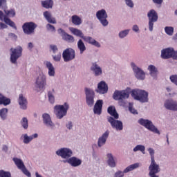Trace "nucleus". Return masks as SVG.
<instances>
[{
  "instance_id": "23",
  "label": "nucleus",
  "mask_w": 177,
  "mask_h": 177,
  "mask_svg": "<svg viewBox=\"0 0 177 177\" xmlns=\"http://www.w3.org/2000/svg\"><path fill=\"white\" fill-rule=\"evenodd\" d=\"M68 164H70L72 167H80L82 164V160L77 157H71L67 160Z\"/></svg>"
},
{
  "instance_id": "8",
  "label": "nucleus",
  "mask_w": 177,
  "mask_h": 177,
  "mask_svg": "<svg viewBox=\"0 0 177 177\" xmlns=\"http://www.w3.org/2000/svg\"><path fill=\"white\" fill-rule=\"evenodd\" d=\"M62 57L66 62L74 60L75 59V50L72 48L65 49L62 53Z\"/></svg>"
},
{
  "instance_id": "42",
  "label": "nucleus",
  "mask_w": 177,
  "mask_h": 177,
  "mask_svg": "<svg viewBox=\"0 0 177 177\" xmlns=\"http://www.w3.org/2000/svg\"><path fill=\"white\" fill-rule=\"evenodd\" d=\"M21 125L24 129H28V120L27 118H23L21 120Z\"/></svg>"
},
{
  "instance_id": "51",
  "label": "nucleus",
  "mask_w": 177,
  "mask_h": 177,
  "mask_svg": "<svg viewBox=\"0 0 177 177\" xmlns=\"http://www.w3.org/2000/svg\"><path fill=\"white\" fill-rule=\"evenodd\" d=\"M21 171H22L23 174H24V175H26L28 177H31V173H30L27 168H26V167L22 169Z\"/></svg>"
},
{
  "instance_id": "44",
  "label": "nucleus",
  "mask_w": 177,
  "mask_h": 177,
  "mask_svg": "<svg viewBox=\"0 0 177 177\" xmlns=\"http://www.w3.org/2000/svg\"><path fill=\"white\" fill-rule=\"evenodd\" d=\"M4 12L6 15H7V16H9L10 17H15V16L16 15L15 10H6Z\"/></svg>"
},
{
  "instance_id": "32",
  "label": "nucleus",
  "mask_w": 177,
  "mask_h": 177,
  "mask_svg": "<svg viewBox=\"0 0 177 177\" xmlns=\"http://www.w3.org/2000/svg\"><path fill=\"white\" fill-rule=\"evenodd\" d=\"M36 138H38V134L35 133L30 136H28L27 134L24 135V143L26 145L28 144L29 142H31L32 139H36Z\"/></svg>"
},
{
  "instance_id": "58",
  "label": "nucleus",
  "mask_w": 177,
  "mask_h": 177,
  "mask_svg": "<svg viewBox=\"0 0 177 177\" xmlns=\"http://www.w3.org/2000/svg\"><path fill=\"white\" fill-rule=\"evenodd\" d=\"M6 6V0H0V8Z\"/></svg>"
},
{
  "instance_id": "60",
  "label": "nucleus",
  "mask_w": 177,
  "mask_h": 177,
  "mask_svg": "<svg viewBox=\"0 0 177 177\" xmlns=\"http://www.w3.org/2000/svg\"><path fill=\"white\" fill-rule=\"evenodd\" d=\"M66 128H68V129H71V128H73V122H68L66 124Z\"/></svg>"
},
{
  "instance_id": "56",
  "label": "nucleus",
  "mask_w": 177,
  "mask_h": 177,
  "mask_svg": "<svg viewBox=\"0 0 177 177\" xmlns=\"http://www.w3.org/2000/svg\"><path fill=\"white\" fill-rule=\"evenodd\" d=\"M129 110L132 113V114H138V111H136V109H133L132 106H129Z\"/></svg>"
},
{
  "instance_id": "37",
  "label": "nucleus",
  "mask_w": 177,
  "mask_h": 177,
  "mask_svg": "<svg viewBox=\"0 0 177 177\" xmlns=\"http://www.w3.org/2000/svg\"><path fill=\"white\" fill-rule=\"evenodd\" d=\"M77 48L80 51V53L82 54L85 50H86V46H85V44H84V41H82V39H80L77 41Z\"/></svg>"
},
{
  "instance_id": "64",
  "label": "nucleus",
  "mask_w": 177,
  "mask_h": 177,
  "mask_svg": "<svg viewBox=\"0 0 177 177\" xmlns=\"http://www.w3.org/2000/svg\"><path fill=\"white\" fill-rule=\"evenodd\" d=\"M149 176L151 177H158V176L156 175V174H149Z\"/></svg>"
},
{
  "instance_id": "31",
  "label": "nucleus",
  "mask_w": 177,
  "mask_h": 177,
  "mask_svg": "<svg viewBox=\"0 0 177 177\" xmlns=\"http://www.w3.org/2000/svg\"><path fill=\"white\" fill-rule=\"evenodd\" d=\"M41 6L45 9H52L53 8V0L41 1Z\"/></svg>"
},
{
  "instance_id": "33",
  "label": "nucleus",
  "mask_w": 177,
  "mask_h": 177,
  "mask_svg": "<svg viewBox=\"0 0 177 177\" xmlns=\"http://www.w3.org/2000/svg\"><path fill=\"white\" fill-rule=\"evenodd\" d=\"M106 156L108 158V160H107L108 165H109V167H111V168H114L116 164H115V160H114V157L113 156V154L108 153Z\"/></svg>"
},
{
  "instance_id": "49",
  "label": "nucleus",
  "mask_w": 177,
  "mask_h": 177,
  "mask_svg": "<svg viewBox=\"0 0 177 177\" xmlns=\"http://www.w3.org/2000/svg\"><path fill=\"white\" fill-rule=\"evenodd\" d=\"M46 29L48 30V31H50L51 32H55V31H56V28L50 24H48L46 25Z\"/></svg>"
},
{
  "instance_id": "38",
  "label": "nucleus",
  "mask_w": 177,
  "mask_h": 177,
  "mask_svg": "<svg viewBox=\"0 0 177 177\" xmlns=\"http://www.w3.org/2000/svg\"><path fill=\"white\" fill-rule=\"evenodd\" d=\"M148 70L150 71V74L152 77H156L157 75V68L154 65H149Z\"/></svg>"
},
{
  "instance_id": "4",
  "label": "nucleus",
  "mask_w": 177,
  "mask_h": 177,
  "mask_svg": "<svg viewBox=\"0 0 177 177\" xmlns=\"http://www.w3.org/2000/svg\"><path fill=\"white\" fill-rule=\"evenodd\" d=\"M10 62L13 64H16L17 63V59L19 57H21V55L23 53V48L21 46H17L16 48H10Z\"/></svg>"
},
{
  "instance_id": "62",
  "label": "nucleus",
  "mask_w": 177,
  "mask_h": 177,
  "mask_svg": "<svg viewBox=\"0 0 177 177\" xmlns=\"http://www.w3.org/2000/svg\"><path fill=\"white\" fill-rule=\"evenodd\" d=\"M0 20H5V16H3V12L0 11Z\"/></svg>"
},
{
  "instance_id": "61",
  "label": "nucleus",
  "mask_w": 177,
  "mask_h": 177,
  "mask_svg": "<svg viewBox=\"0 0 177 177\" xmlns=\"http://www.w3.org/2000/svg\"><path fill=\"white\" fill-rule=\"evenodd\" d=\"M133 31L138 32V31H139V27L137 25H134L133 26Z\"/></svg>"
},
{
  "instance_id": "54",
  "label": "nucleus",
  "mask_w": 177,
  "mask_h": 177,
  "mask_svg": "<svg viewBox=\"0 0 177 177\" xmlns=\"http://www.w3.org/2000/svg\"><path fill=\"white\" fill-rule=\"evenodd\" d=\"M50 48L53 50V53H55L58 50L56 45H50Z\"/></svg>"
},
{
  "instance_id": "26",
  "label": "nucleus",
  "mask_w": 177,
  "mask_h": 177,
  "mask_svg": "<svg viewBox=\"0 0 177 177\" xmlns=\"http://www.w3.org/2000/svg\"><path fill=\"white\" fill-rule=\"evenodd\" d=\"M109 131H106L101 137L99 138L97 142L99 147H102L103 145H106V141L107 140V138H109Z\"/></svg>"
},
{
  "instance_id": "30",
  "label": "nucleus",
  "mask_w": 177,
  "mask_h": 177,
  "mask_svg": "<svg viewBox=\"0 0 177 177\" xmlns=\"http://www.w3.org/2000/svg\"><path fill=\"white\" fill-rule=\"evenodd\" d=\"M108 113L115 118V120H118L119 115L117 113V110H115V107L111 106L108 108Z\"/></svg>"
},
{
  "instance_id": "22",
  "label": "nucleus",
  "mask_w": 177,
  "mask_h": 177,
  "mask_svg": "<svg viewBox=\"0 0 177 177\" xmlns=\"http://www.w3.org/2000/svg\"><path fill=\"white\" fill-rule=\"evenodd\" d=\"M102 107H103V100H97L93 108L94 114H98V115H100V114H102Z\"/></svg>"
},
{
  "instance_id": "34",
  "label": "nucleus",
  "mask_w": 177,
  "mask_h": 177,
  "mask_svg": "<svg viewBox=\"0 0 177 177\" xmlns=\"http://www.w3.org/2000/svg\"><path fill=\"white\" fill-rule=\"evenodd\" d=\"M13 161L15 164V165H17V168H19V169H24L26 166L24 165V162H23V160H21V159H19L17 158H14Z\"/></svg>"
},
{
  "instance_id": "43",
  "label": "nucleus",
  "mask_w": 177,
  "mask_h": 177,
  "mask_svg": "<svg viewBox=\"0 0 177 177\" xmlns=\"http://www.w3.org/2000/svg\"><path fill=\"white\" fill-rule=\"evenodd\" d=\"M48 100L50 103L53 104V103H55V95H53V93H52V91H48Z\"/></svg>"
},
{
  "instance_id": "53",
  "label": "nucleus",
  "mask_w": 177,
  "mask_h": 177,
  "mask_svg": "<svg viewBox=\"0 0 177 177\" xmlns=\"http://www.w3.org/2000/svg\"><path fill=\"white\" fill-rule=\"evenodd\" d=\"M60 59H62V55L61 54H58L57 55L53 56V59L55 62H60Z\"/></svg>"
},
{
  "instance_id": "40",
  "label": "nucleus",
  "mask_w": 177,
  "mask_h": 177,
  "mask_svg": "<svg viewBox=\"0 0 177 177\" xmlns=\"http://www.w3.org/2000/svg\"><path fill=\"white\" fill-rule=\"evenodd\" d=\"M0 117L3 120H6L8 117V109L3 108L0 110Z\"/></svg>"
},
{
  "instance_id": "10",
  "label": "nucleus",
  "mask_w": 177,
  "mask_h": 177,
  "mask_svg": "<svg viewBox=\"0 0 177 177\" xmlns=\"http://www.w3.org/2000/svg\"><path fill=\"white\" fill-rule=\"evenodd\" d=\"M37 28V24L34 22H26L22 26V29L26 35H31V34H34V31Z\"/></svg>"
},
{
  "instance_id": "29",
  "label": "nucleus",
  "mask_w": 177,
  "mask_h": 177,
  "mask_svg": "<svg viewBox=\"0 0 177 177\" xmlns=\"http://www.w3.org/2000/svg\"><path fill=\"white\" fill-rule=\"evenodd\" d=\"M46 66L48 70L49 77H55V67H53V64H52L50 62H46Z\"/></svg>"
},
{
  "instance_id": "55",
  "label": "nucleus",
  "mask_w": 177,
  "mask_h": 177,
  "mask_svg": "<svg viewBox=\"0 0 177 177\" xmlns=\"http://www.w3.org/2000/svg\"><path fill=\"white\" fill-rule=\"evenodd\" d=\"M125 1L127 6H129V8H133V2H132V0H125Z\"/></svg>"
},
{
  "instance_id": "3",
  "label": "nucleus",
  "mask_w": 177,
  "mask_h": 177,
  "mask_svg": "<svg viewBox=\"0 0 177 177\" xmlns=\"http://www.w3.org/2000/svg\"><path fill=\"white\" fill-rule=\"evenodd\" d=\"M138 123L140 125H142V127H145L147 129H149V131H151V132H153V133H157L158 135H160V131L158 129L156 128L154 124H153V122L149 120L140 118L138 120Z\"/></svg>"
},
{
  "instance_id": "6",
  "label": "nucleus",
  "mask_w": 177,
  "mask_h": 177,
  "mask_svg": "<svg viewBox=\"0 0 177 177\" xmlns=\"http://www.w3.org/2000/svg\"><path fill=\"white\" fill-rule=\"evenodd\" d=\"M147 17L149 19V31H153V27L154 26V23L158 20V14L154 10H151L147 13Z\"/></svg>"
},
{
  "instance_id": "48",
  "label": "nucleus",
  "mask_w": 177,
  "mask_h": 177,
  "mask_svg": "<svg viewBox=\"0 0 177 177\" xmlns=\"http://www.w3.org/2000/svg\"><path fill=\"white\" fill-rule=\"evenodd\" d=\"M129 33V30H122L119 33L120 38H124Z\"/></svg>"
},
{
  "instance_id": "12",
  "label": "nucleus",
  "mask_w": 177,
  "mask_h": 177,
  "mask_svg": "<svg viewBox=\"0 0 177 177\" xmlns=\"http://www.w3.org/2000/svg\"><path fill=\"white\" fill-rule=\"evenodd\" d=\"M136 168H139V163H135L127 167L124 171H118L115 174L114 177H124V174H127L131 171H133V169H136Z\"/></svg>"
},
{
  "instance_id": "50",
  "label": "nucleus",
  "mask_w": 177,
  "mask_h": 177,
  "mask_svg": "<svg viewBox=\"0 0 177 177\" xmlns=\"http://www.w3.org/2000/svg\"><path fill=\"white\" fill-rule=\"evenodd\" d=\"M148 151L151 156V161H153L154 160V149L153 148H149Z\"/></svg>"
},
{
  "instance_id": "41",
  "label": "nucleus",
  "mask_w": 177,
  "mask_h": 177,
  "mask_svg": "<svg viewBox=\"0 0 177 177\" xmlns=\"http://www.w3.org/2000/svg\"><path fill=\"white\" fill-rule=\"evenodd\" d=\"M133 151H141L142 154H145V151L146 150V147L144 145H137L136 147L133 148Z\"/></svg>"
},
{
  "instance_id": "46",
  "label": "nucleus",
  "mask_w": 177,
  "mask_h": 177,
  "mask_svg": "<svg viewBox=\"0 0 177 177\" xmlns=\"http://www.w3.org/2000/svg\"><path fill=\"white\" fill-rule=\"evenodd\" d=\"M165 31L167 35H172L174 34V28L172 27H165Z\"/></svg>"
},
{
  "instance_id": "27",
  "label": "nucleus",
  "mask_w": 177,
  "mask_h": 177,
  "mask_svg": "<svg viewBox=\"0 0 177 177\" xmlns=\"http://www.w3.org/2000/svg\"><path fill=\"white\" fill-rule=\"evenodd\" d=\"M46 20H47L48 23H50L51 24H56V19L52 17V14L49 11H45L43 14Z\"/></svg>"
},
{
  "instance_id": "7",
  "label": "nucleus",
  "mask_w": 177,
  "mask_h": 177,
  "mask_svg": "<svg viewBox=\"0 0 177 177\" xmlns=\"http://www.w3.org/2000/svg\"><path fill=\"white\" fill-rule=\"evenodd\" d=\"M96 17L104 27L109 26V21L107 20L108 15L107 12H106V10L102 9L98 10L96 12Z\"/></svg>"
},
{
  "instance_id": "21",
  "label": "nucleus",
  "mask_w": 177,
  "mask_h": 177,
  "mask_svg": "<svg viewBox=\"0 0 177 177\" xmlns=\"http://www.w3.org/2000/svg\"><path fill=\"white\" fill-rule=\"evenodd\" d=\"M18 103L20 106V109L22 110H27V104L28 102H27V98L25 97L23 94H19Z\"/></svg>"
},
{
  "instance_id": "28",
  "label": "nucleus",
  "mask_w": 177,
  "mask_h": 177,
  "mask_svg": "<svg viewBox=\"0 0 177 177\" xmlns=\"http://www.w3.org/2000/svg\"><path fill=\"white\" fill-rule=\"evenodd\" d=\"M43 121L47 127H50L51 128L54 127L53 122H52V120L50 119V116L49 115V114H43Z\"/></svg>"
},
{
  "instance_id": "14",
  "label": "nucleus",
  "mask_w": 177,
  "mask_h": 177,
  "mask_svg": "<svg viewBox=\"0 0 177 177\" xmlns=\"http://www.w3.org/2000/svg\"><path fill=\"white\" fill-rule=\"evenodd\" d=\"M56 154L62 157V158H70L73 156V151L70 149L62 148L56 151Z\"/></svg>"
},
{
  "instance_id": "16",
  "label": "nucleus",
  "mask_w": 177,
  "mask_h": 177,
  "mask_svg": "<svg viewBox=\"0 0 177 177\" xmlns=\"http://www.w3.org/2000/svg\"><path fill=\"white\" fill-rule=\"evenodd\" d=\"M164 106L167 110L177 111V102L174 101V100H167L164 104Z\"/></svg>"
},
{
  "instance_id": "9",
  "label": "nucleus",
  "mask_w": 177,
  "mask_h": 177,
  "mask_svg": "<svg viewBox=\"0 0 177 177\" xmlns=\"http://www.w3.org/2000/svg\"><path fill=\"white\" fill-rule=\"evenodd\" d=\"M86 102L90 107H92L95 103V91L93 90L85 88Z\"/></svg>"
},
{
  "instance_id": "24",
  "label": "nucleus",
  "mask_w": 177,
  "mask_h": 177,
  "mask_svg": "<svg viewBox=\"0 0 177 177\" xmlns=\"http://www.w3.org/2000/svg\"><path fill=\"white\" fill-rule=\"evenodd\" d=\"M91 71H93L96 77H98V75H102V68L96 64V62H94L92 64V66L91 67Z\"/></svg>"
},
{
  "instance_id": "19",
  "label": "nucleus",
  "mask_w": 177,
  "mask_h": 177,
  "mask_svg": "<svg viewBox=\"0 0 177 177\" xmlns=\"http://www.w3.org/2000/svg\"><path fill=\"white\" fill-rule=\"evenodd\" d=\"M109 91V86L105 82L102 81L98 84L97 90L96 91L98 93H101V95H104V93H107Z\"/></svg>"
},
{
  "instance_id": "13",
  "label": "nucleus",
  "mask_w": 177,
  "mask_h": 177,
  "mask_svg": "<svg viewBox=\"0 0 177 177\" xmlns=\"http://www.w3.org/2000/svg\"><path fill=\"white\" fill-rule=\"evenodd\" d=\"M174 57L175 50H174V48H168L163 49L161 51L162 59H171V57H173V59H174Z\"/></svg>"
},
{
  "instance_id": "1",
  "label": "nucleus",
  "mask_w": 177,
  "mask_h": 177,
  "mask_svg": "<svg viewBox=\"0 0 177 177\" xmlns=\"http://www.w3.org/2000/svg\"><path fill=\"white\" fill-rule=\"evenodd\" d=\"M131 96L136 100H139L141 103H146L149 102V93L145 90H132Z\"/></svg>"
},
{
  "instance_id": "17",
  "label": "nucleus",
  "mask_w": 177,
  "mask_h": 177,
  "mask_svg": "<svg viewBox=\"0 0 177 177\" xmlns=\"http://www.w3.org/2000/svg\"><path fill=\"white\" fill-rule=\"evenodd\" d=\"M131 66L133 67V70L136 74V77L138 80H145V72L142 71L140 68L138 66H135L134 63H131Z\"/></svg>"
},
{
  "instance_id": "63",
  "label": "nucleus",
  "mask_w": 177,
  "mask_h": 177,
  "mask_svg": "<svg viewBox=\"0 0 177 177\" xmlns=\"http://www.w3.org/2000/svg\"><path fill=\"white\" fill-rule=\"evenodd\" d=\"M2 150H3V151H6V152L8 151V146L3 145Z\"/></svg>"
},
{
  "instance_id": "25",
  "label": "nucleus",
  "mask_w": 177,
  "mask_h": 177,
  "mask_svg": "<svg viewBox=\"0 0 177 177\" xmlns=\"http://www.w3.org/2000/svg\"><path fill=\"white\" fill-rule=\"evenodd\" d=\"M84 41L85 42H87L88 44H90L91 45H93L94 46H96L97 48H100V44L95 40V39L92 38V37L89 36H84L83 37Z\"/></svg>"
},
{
  "instance_id": "11",
  "label": "nucleus",
  "mask_w": 177,
  "mask_h": 177,
  "mask_svg": "<svg viewBox=\"0 0 177 177\" xmlns=\"http://www.w3.org/2000/svg\"><path fill=\"white\" fill-rule=\"evenodd\" d=\"M108 122H109L112 128L116 129V131H122V129H124L122 122L120 120H115L113 117L109 116L108 118Z\"/></svg>"
},
{
  "instance_id": "52",
  "label": "nucleus",
  "mask_w": 177,
  "mask_h": 177,
  "mask_svg": "<svg viewBox=\"0 0 177 177\" xmlns=\"http://www.w3.org/2000/svg\"><path fill=\"white\" fill-rule=\"evenodd\" d=\"M170 80L171 82L177 85V75H173L170 77Z\"/></svg>"
},
{
  "instance_id": "36",
  "label": "nucleus",
  "mask_w": 177,
  "mask_h": 177,
  "mask_svg": "<svg viewBox=\"0 0 177 177\" xmlns=\"http://www.w3.org/2000/svg\"><path fill=\"white\" fill-rule=\"evenodd\" d=\"M71 31L73 35H76V37H80V38H82V39H84V33H82V31H81L80 29L72 28Z\"/></svg>"
},
{
  "instance_id": "15",
  "label": "nucleus",
  "mask_w": 177,
  "mask_h": 177,
  "mask_svg": "<svg viewBox=\"0 0 177 177\" xmlns=\"http://www.w3.org/2000/svg\"><path fill=\"white\" fill-rule=\"evenodd\" d=\"M46 86V77L44 75H39L36 80V86L39 89H44Z\"/></svg>"
},
{
  "instance_id": "5",
  "label": "nucleus",
  "mask_w": 177,
  "mask_h": 177,
  "mask_svg": "<svg viewBox=\"0 0 177 177\" xmlns=\"http://www.w3.org/2000/svg\"><path fill=\"white\" fill-rule=\"evenodd\" d=\"M129 88L126 90L118 91L116 90L113 94V98L114 100H124L129 98Z\"/></svg>"
},
{
  "instance_id": "39",
  "label": "nucleus",
  "mask_w": 177,
  "mask_h": 177,
  "mask_svg": "<svg viewBox=\"0 0 177 177\" xmlns=\"http://www.w3.org/2000/svg\"><path fill=\"white\" fill-rule=\"evenodd\" d=\"M4 21L6 24H8L10 27H13L14 28H16V24L15 22H13L10 19L8 18V16H4Z\"/></svg>"
},
{
  "instance_id": "35",
  "label": "nucleus",
  "mask_w": 177,
  "mask_h": 177,
  "mask_svg": "<svg viewBox=\"0 0 177 177\" xmlns=\"http://www.w3.org/2000/svg\"><path fill=\"white\" fill-rule=\"evenodd\" d=\"M71 20L73 24H75V26H80V24H82V19L77 15L72 16Z\"/></svg>"
},
{
  "instance_id": "2",
  "label": "nucleus",
  "mask_w": 177,
  "mask_h": 177,
  "mask_svg": "<svg viewBox=\"0 0 177 177\" xmlns=\"http://www.w3.org/2000/svg\"><path fill=\"white\" fill-rule=\"evenodd\" d=\"M70 109V106L65 102L64 105H55L54 106V113L55 114L57 118L62 120L63 117L67 115V111Z\"/></svg>"
},
{
  "instance_id": "18",
  "label": "nucleus",
  "mask_w": 177,
  "mask_h": 177,
  "mask_svg": "<svg viewBox=\"0 0 177 177\" xmlns=\"http://www.w3.org/2000/svg\"><path fill=\"white\" fill-rule=\"evenodd\" d=\"M149 174L154 175V174H158L161 169H160V165H158L156 160H151V165L149 167Z\"/></svg>"
},
{
  "instance_id": "57",
  "label": "nucleus",
  "mask_w": 177,
  "mask_h": 177,
  "mask_svg": "<svg viewBox=\"0 0 177 177\" xmlns=\"http://www.w3.org/2000/svg\"><path fill=\"white\" fill-rule=\"evenodd\" d=\"M153 3H156V5H161L163 2V0H152Z\"/></svg>"
},
{
  "instance_id": "47",
  "label": "nucleus",
  "mask_w": 177,
  "mask_h": 177,
  "mask_svg": "<svg viewBox=\"0 0 177 177\" xmlns=\"http://www.w3.org/2000/svg\"><path fill=\"white\" fill-rule=\"evenodd\" d=\"M0 104H3V106H8V104H10V99L4 96Z\"/></svg>"
},
{
  "instance_id": "59",
  "label": "nucleus",
  "mask_w": 177,
  "mask_h": 177,
  "mask_svg": "<svg viewBox=\"0 0 177 177\" xmlns=\"http://www.w3.org/2000/svg\"><path fill=\"white\" fill-rule=\"evenodd\" d=\"M8 26H6V24L0 22V30H3V28H7Z\"/></svg>"
},
{
  "instance_id": "45",
  "label": "nucleus",
  "mask_w": 177,
  "mask_h": 177,
  "mask_svg": "<svg viewBox=\"0 0 177 177\" xmlns=\"http://www.w3.org/2000/svg\"><path fill=\"white\" fill-rule=\"evenodd\" d=\"M0 177H12V174L9 171L0 170Z\"/></svg>"
},
{
  "instance_id": "20",
  "label": "nucleus",
  "mask_w": 177,
  "mask_h": 177,
  "mask_svg": "<svg viewBox=\"0 0 177 177\" xmlns=\"http://www.w3.org/2000/svg\"><path fill=\"white\" fill-rule=\"evenodd\" d=\"M59 34H62V39L67 42H74V37L67 34L64 30L62 28L58 29Z\"/></svg>"
}]
</instances>
